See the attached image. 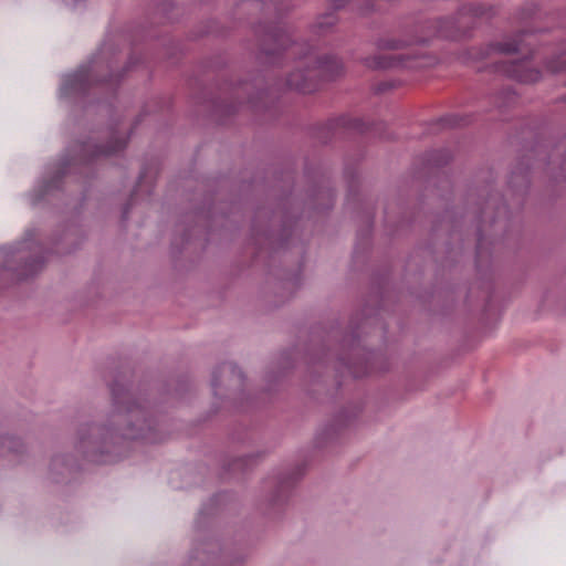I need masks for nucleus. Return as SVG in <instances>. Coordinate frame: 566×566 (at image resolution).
Returning a JSON list of instances; mask_svg holds the SVG:
<instances>
[{
    "label": "nucleus",
    "instance_id": "nucleus-14",
    "mask_svg": "<svg viewBox=\"0 0 566 566\" xmlns=\"http://www.w3.org/2000/svg\"><path fill=\"white\" fill-rule=\"evenodd\" d=\"M337 22L338 18L334 12H326L316 18L311 25V31L317 35L327 34L333 30Z\"/></svg>",
    "mask_w": 566,
    "mask_h": 566
},
{
    "label": "nucleus",
    "instance_id": "nucleus-22",
    "mask_svg": "<svg viewBox=\"0 0 566 566\" xmlns=\"http://www.w3.org/2000/svg\"><path fill=\"white\" fill-rule=\"evenodd\" d=\"M374 11V4L371 2H367L365 8H361V13H368V12H371Z\"/></svg>",
    "mask_w": 566,
    "mask_h": 566
},
{
    "label": "nucleus",
    "instance_id": "nucleus-6",
    "mask_svg": "<svg viewBox=\"0 0 566 566\" xmlns=\"http://www.w3.org/2000/svg\"><path fill=\"white\" fill-rule=\"evenodd\" d=\"M244 377L241 370L230 363L220 365L212 376V388L214 395H223L222 389L226 391L240 390L243 386Z\"/></svg>",
    "mask_w": 566,
    "mask_h": 566
},
{
    "label": "nucleus",
    "instance_id": "nucleus-21",
    "mask_svg": "<svg viewBox=\"0 0 566 566\" xmlns=\"http://www.w3.org/2000/svg\"><path fill=\"white\" fill-rule=\"evenodd\" d=\"M56 187H57V185H56V179H53V180H51V181H49V182H46V184H45V186H44V188H45V189H44V192L46 193V192H49L51 189L56 188Z\"/></svg>",
    "mask_w": 566,
    "mask_h": 566
},
{
    "label": "nucleus",
    "instance_id": "nucleus-12",
    "mask_svg": "<svg viewBox=\"0 0 566 566\" xmlns=\"http://www.w3.org/2000/svg\"><path fill=\"white\" fill-rule=\"evenodd\" d=\"M525 33H520L515 35L514 38L506 39L504 41L490 44L488 48V51L485 53L486 56L491 55L492 53H500V54H513L517 52L524 51V44L521 40L522 36H524Z\"/></svg>",
    "mask_w": 566,
    "mask_h": 566
},
{
    "label": "nucleus",
    "instance_id": "nucleus-16",
    "mask_svg": "<svg viewBox=\"0 0 566 566\" xmlns=\"http://www.w3.org/2000/svg\"><path fill=\"white\" fill-rule=\"evenodd\" d=\"M546 69L554 74L566 71V48L546 61Z\"/></svg>",
    "mask_w": 566,
    "mask_h": 566
},
{
    "label": "nucleus",
    "instance_id": "nucleus-15",
    "mask_svg": "<svg viewBox=\"0 0 566 566\" xmlns=\"http://www.w3.org/2000/svg\"><path fill=\"white\" fill-rule=\"evenodd\" d=\"M509 182L510 186L516 191L526 190L530 185L527 170L523 168H516L512 171Z\"/></svg>",
    "mask_w": 566,
    "mask_h": 566
},
{
    "label": "nucleus",
    "instance_id": "nucleus-11",
    "mask_svg": "<svg viewBox=\"0 0 566 566\" xmlns=\"http://www.w3.org/2000/svg\"><path fill=\"white\" fill-rule=\"evenodd\" d=\"M24 452V444L20 439L10 436L0 437V459L15 462Z\"/></svg>",
    "mask_w": 566,
    "mask_h": 566
},
{
    "label": "nucleus",
    "instance_id": "nucleus-23",
    "mask_svg": "<svg viewBox=\"0 0 566 566\" xmlns=\"http://www.w3.org/2000/svg\"><path fill=\"white\" fill-rule=\"evenodd\" d=\"M290 9H291L290 7H286L284 10L279 9V14L282 15V14L286 13L287 11H290Z\"/></svg>",
    "mask_w": 566,
    "mask_h": 566
},
{
    "label": "nucleus",
    "instance_id": "nucleus-4",
    "mask_svg": "<svg viewBox=\"0 0 566 566\" xmlns=\"http://www.w3.org/2000/svg\"><path fill=\"white\" fill-rule=\"evenodd\" d=\"M120 77V73H114L112 61L105 62L98 56L94 57L87 66H82L74 74L67 75L63 81L61 92L65 96L82 94L94 83L102 81L108 82L113 87L119 82Z\"/></svg>",
    "mask_w": 566,
    "mask_h": 566
},
{
    "label": "nucleus",
    "instance_id": "nucleus-17",
    "mask_svg": "<svg viewBox=\"0 0 566 566\" xmlns=\"http://www.w3.org/2000/svg\"><path fill=\"white\" fill-rule=\"evenodd\" d=\"M441 122L443 123L444 126H448V127L464 126L469 123L467 117H463V116H460L457 114L448 115V116L441 118Z\"/></svg>",
    "mask_w": 566,
    "mask_h": 566
},
{
    "label": "nucleus",
    "instance_id": "nucleus-3",
    "mask_svg": "<svg viewBox=\"0 0 566 566\" xmlns=\"http://www.w3.org/2000/svg\"><path fill=\"white\" fill-rule=\"evenodd\" d=\"M43 247L33 234L12 247L0 248V284L27 280L44 265Z\"/></svg>",
    "mask_w": 566,
    "mask_h": 566
},
{
    "label": "nucleus",
    "instance_id": "nucleus-9",
    "mask_svg": "<svg viewBox=\"0 0 566 566\" xmlns=\"http://www.w3.org/2000/svg\"><path fill=\"white\" fill-rule=\"evenodd\" d=\"M428 36H413V38H401V36H384L376 40L375 45L378 50L397 51L406 49L413 44H426Z\"/></svg>",
    "mask_w": 566,
    "mask_h": 566
},
{
    "label": "nucleus",
    "instance_id": "nucleus-20",
    "mask_svg": "<svg viewBox=\"0 0 566 566\" xmlns=\"http://www.w3.org/2000/svg\"><path fill=\"white\" fill-rule=\"evenodd\" d=\"M348 1H349V0H329L331 6H332L335 10L343 9V8L348 3Z\"/></svg>",
    "mask_w": 566,
    "mask_h": 566
},
{
    "label": "nucleus",
    "instance_id": "nucleus-5",
    "mask_svg": "<svg viewBox=\"0 0 566 566\" xmlns=\"http://www.w3.org/2000/svg\"><path fill=\"white\" fill-rule=\"evenodd\" d=\"M495 14L492 7L468 4L459 9L457 18H441L431 23L433 31L430 35L446 39L457 38L464 33L467 28L473 27L476 21L489 20Z\"/></svg>",
    "mask_w": 566,
    "mask_h": 566
},
{
    "label": "nucleus",
    "instance_id": "nucleus-18",
    "mask_svg": "<svg viewBox=\"0 0 566 566\" xmlns=\"http://www.w3.org/2000/svg\"><path fill=\"white\" fill-rule=\"evenodd\" d=\"M51 471H59V473L64 474L65 472L71 471V467L66 464V459L63 455L54 457L51 462Z\"/></svg>",
    "mask_w": 566,
    "mask_h": 566
},
{
    "label": "nucleus",
    "instance_id": "nucleus-1",
    "mask_svg": "<svg viewBox=\"0 0 566 566\" xmlns=\"http://www.w3.org/2000/svg\"><path fill=\"white\" fill-rule=\"evenodd\" d=\"M112 410L105 418L83 423L76 432V451L91 462L113 463L127 454L133 441L161 440L146 403L125 385H111Z\"/></svg>",
    "mask_w": 566,
    "mask_h": 566
},
{
    "label": "nucleus",
    "instance_id": "nucleus-2",
    "mask_svg": "<svg viewBox=\"0 0 566 566\" xmlns=\"http://www.w3.org/2000/svg\"><path fill=\"white\" fill-rule=\"evenodd\" d=\"M256 34L261 38V60L263 63L280 65L281 60H293L295 66L289 73L286 86L301 93H311L316 88V78H333L343 71V64L335 55L317 56L312 46L294 39L290 29L275 27Z\"/></svg>",
    "mask_w": 566,
    "mask_h": 566
},
{
    "label": "nucleus",
    "instance_id": "nucleus-10",
    "mask_svg": "<svg viewBox=\"0 0 566 566\" xmlns=\"http://www.w3.org/2000/svg\"><path fill=\"white\" fill-rule=\"evenodd\" d=\"M126 144L127 138H118L117 136H112V140L106 146H97L92 145L91 143H85L83 146V151L85 156H109L123 150L126 147Z\"/></svg>",
    "mask_w": 566,
    "mask_h": 566
},
{
    "label": "nucleus",
    "instance_id": "nucleus-7",
    "mask_svg": "<svg viewBox=\"0 0 566 566\" xmlns=\"http://www.w3.org/2000/svg\"><path fill=\"white\" fill-rule=\"evenodd\" d=\"M412 57L406 54H375L364 57L361 63L370 70H392L410 66Z\"/></svg>",
    "mask_w": 566,
    "mask_h": 566
},
{
    "label": "nucleus",
    "instance_id": "nucleus-24",
    "mask_svg": "<svg viewBox=\"0 0 566 566\" xmlns=\"http://www.w3.org/2000/svg\"><path fill=\"white\" fill-rule=\"evenodd\" d=\"M127 214H128V209L125 208L124 212H123V218L126 219L127 218Z\"/></svg>",
    "mask_w": 566,
    "mask_h": 566
},
{
    "label": "nucleus",
    "instance_id": "nucleus-13",
    "mask_svg": "<svg viewBox=\"0 0 566 566\" xmlns=\"http://www.w3.org/2000/svg\"><path fill=\"white\" fill-rule=\"evenodd\" d=\"M549 174L556 179H566V145L560 144L548 163Z\"/></svg>",
    "mask_w": 566,
    "mask_h": 566
},
{
    "label": "nucleus",
    "instance_id": "nucleus-19",
    "mask_svg": "<svg viewBox=\"0 0 566 566\" xmlns=\"http://www.w3.org/2000/svg\"><path fill=\"white\" fill-rule=\"evenodd\" d=\"M515 99L514 94L511 91L503 92L502 96L497 97V106L502 107L506 105L510 102H513Z\"/></svg>",
    "mask_w": 566,
    "mask_h": 566
},
{
    "label": "nucleus",
    "instance_id": "nucleus-8",
    "mask_svg": "<svg viewBox=\"0 0 566 566\" xmlns=\"http://www.w3.org/2000/svg\"><path fill=\"white\" fill-rule=\"evenodd\" d=\"M501 70L509 77L524 84H532L541 78L539 70L530 67L526 61H514L510 64H503Z\"/></svg>",
    "mask_w": 566,
    "mask_h": 566
}]
</instances>
